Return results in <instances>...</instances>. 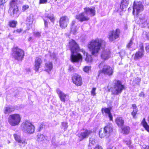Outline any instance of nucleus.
I'll return each instance as SVG.
<instances>
[{
  "label": "nucleus",
  "mask_w": 149,
  "mask_h": 149,
  "mask_svg": "<svg viewBox=\"0 0 149 149\" xmlns=\"http://www.w3.org/2000/svg\"><path fill=\"white\" fill-rule=\"evenodd\" d=\"M111 52L109 49H104L101 52V58L104 60H107L111 56Z\"/></svg>",
  "instance_id": "12"
},
{
  "label": "nucleus",
  "mask_w": 149,
  "mask_h": 149,
  "mask_svg": "<svg viewBox=\"0 0 149 149\" xmlns=\"http://www.w3.org/2000/svg\"><path fill=\"white\" fill-rule=\"evenodd\" d=\"M21 120L20 115L19 114H14L10 115L8 118V122L12 126L19 125Z\"/></svg>",
  "instance_id": "5"
},
{
  "label": "nucleus",
  "mask_w": 149,
  "mask_h": 149,
  "mask_svg": "<svg viewBox=\"0 0 149 149\" xmlns=\"http://www.w3.org/2000/svg\"><path fill=\"white\" fill-rule=\"evenodd\" d=\"M132 107L133 108V111L132 113V114L133 116V117L134 118L137 112V107L136 105L134 104H132Z\"/></svg>",
  "instance_id": "32"
},
{
  "label": "nucleus",
  "mask_w": 149,
  "mask_h": 149,
  "mask_svg": "<svg viewBox=\"0 0 149 149\" xmlns=\"http://www.w3.org/2000/svg\"><path fill=\"white\" fill-rule=\"evenodd\" d=\"M139 96L140 97H144L145 95L143 92H141L139 94Z\"/></svg>",
  "instance_id": "51"
},
{
  "label": "nucleus",
  "mask_w": 149,
  "mask_h": 149,
  "mask_svg": "<svg viewBox=\"0 0 149 149\" xmlns=\"http://www.w3.org/2000/svg\"><path fill=\"white\" fill-rule=\"evenodd\" d=\"M33 34L35 36L39 37L40 36V33L38 32H34L33 33Z\"/></svg>",
  "instance_id": "46"
},
{
  "label": "nucleus",
  "mask_w": 149,
  "mask_h": 149,
  "mask_svg": "<svg viewBox=\"0 0 149 149\" xmlns=\"http://www.w3.org/2000/svg\"><path fill=\"white\" fill-rule=\"evenodd\" d=\"M50 56L53 58H55L56 57V55L54 53H52V55H50Z\"/></svg>",
  "instance_id": "53"
},
{
  "label": "nucleus",
  "mask_w": 149,
  "mask_h": 149,
  "mask_svg": "<svg viewBox=\"0 0 149 149\" xmlns=\"http://www.w3.org/2000/svg\"><path fill=\"white\" fill-rule=\"evenodd\" d=\"M139 24L141 27H149V19L146 16L143 15L139 17Z\"/></svg>",
  "instance_id": "11"
},
{
  "label": "nucleus",
  "mask_w": 149,
  "mask_h": 149,
  "mask_svg": "<svg viewBox=\"0 0 149 149\" xmlns=\"http://www.w3.org/2000/svg\"><path fill=\"white\" fill-rule=\"evenodd\" d=\"M12 55L15 60L22 61L24 55V51L17 47H14L12 49Z\"/></svg>",
  "instance_id": "4"
},
{
  "label": "nucleus",
  "mask_w": 149,
  "mask_h": 149,
  "mask_svg": "<svg viewBox=\"0 0 149 149\" xmlns=\"http://www.w3.org/2000/svg\"><path fill=\"white\" fill-rule=\"evenodd\" d=\"M1 34V33H0V34Z\"/></svg>",
  "instance_id": "61"
},
{
  "label": "nucleus",
  "mask_w": 149,
  "mask_h": 149,
  "mask_svg": "<svg viewBox=\"0 0 149 149\" xmlns=\"http://www.w3.org/2000/svg\"><path fill=\"white\" fill-rule=\"evenodd\" d=\"M76 17L77 19L81 22L87 21L89 19V17L84 12L77 15Z\"/></svg>",
  "instance_id": "17"
},
{
  "label": "nucleus",
  "mask_w": 149,
  "mask_h": 149,
  "mask_svg": "<svg viewBox=\"0 0 149 149\" xmlns=\"http://www.w3.org/2000/svg\"><path fill=\"white\" fill-rule=\"evenodd\" d=\"M106 44L105 41L100 38H97L91 40L88 44V47L91 54L97 56L101 49Z\"/></svg>",
  "instance_id": "2"
},
{
  "label": "nucleus",
  "mask_w": 149,
  "mask_h": 149,
  "mask_svg": "<svg viewBox=\"0 0 149 149\" xmlns=\"http://www.w3.org/2000/svg\"><path fill=\"white\" fill-rule=\"evenodd\" d=\"M69 47L70 49L71 54L70 59L73 63L78 62L82 60V56L78 52H82L84 56H86L85 60L87 63L91 62L92 59L91 55L86 53L83 49L79 50V47L75 42L73 40H70L69 42Z\"/></svg>",
  "instance_id": "1"
},
{
  "label": "nucleus",
  "mask_w": 149,
  "mask_h": 149,
  "mask_svg": "<svg viewBox=\"0 0 149 149\" xmlns=\"http://www.w3.org/2000/svg\"><path fill=\"white\" fill-rule=\"evenodd\" d=\"M8 13L11 17H17L18 15V8L17 6H15V7L9 8Z\"/></svg>",
  "instance_id": "14"
},
{
  "label": "nucleus",
  "mask_w": 149,
  "mask_h": 149,
  "mask_svg": "<svg viewBox=\"0 0 149 149\" xmlns=\"http://www.w3.org/2000/svg\"><path fill=\"white\" fill-rule=\"evenodd\" d=\"M91 132L90 130L85 129L84 131L78 134L77 136L79 138L80 141H81L85 138H87Z\"/></svg>",
  "instance_id": "13"
},
{
  "label": "nucleus",
  "mask_w": 149,
  "mask_h": 149,
  "mask_svg": "<svg viewBox=\"0 0 149 149\" xmlns=\"http://www.w3.org/2000/svg\"><path fill=\"white\" fill-rule=\"evenodd\" d=\"M103 129L109 137L113 131L112 124L110 123L108 124L104 127Z\"/></svg>",
  "instance_id": "19"
},
{
  "label": "nucleus",
  "mask_w": 149,
  "mask_h": 149,
  "mask_svg": "<svg viewBox=\"0 0 149 149\" xmlns=\"http://www.w3.org/2000/svg\"><path fill=\"white\" fill-rule=\"evenodd\" d=\"M143 148L144 149H149V147L148 146H145Z\"/></svg>",
  "instance_id": "58"
},
{
  "label": "nucleus",
  "mask_w": 149,
  "mask_h": 149,
  "mask_svg": "<svg viewBox=\"0 0 149 149\" xmlns=\"http://www.w3.org/2000/svg\"><path fill=\"white\" fill-rule=\"evenodd\" d=\"M102 111L103 114H104V113L106 116L108 115L110 120H112V116L110 113V109L109 108H103L102 109Z\"/></svg>",
  "instance_id": "22"
},
{
  "label": "nucleus",
  "mask_w": 149,
  "mask_h": 149,
  "mask_svg": "<svg viewBox=\"0 0 149 149\" xmlns=\"http://www.w3.org/2000/svg\"><path fill=\"white\" fill-rule=\"evenodd\" d=\"M109 91L114 95L120 94L125 89V86L122 84L121 81L118 80H114L113 82H110L108 86Z\"/></svg>",
  "instance_id": "3"
},
{
  "label": "nucleus",
  "mask_w": 149,
  "mask_h": 149,
  "mask_svg": "<svg viewBox=\"0 0 149 149\" xmlns=\"http://www.w3.org/2000/svg\"><path fill=\"white\" fill-rule=\"evenodd\" d=\"M33 15L32 14L30 15L27 17L26 20V24L28 26H29V28L31 27V25L33 21Z\"/></svg>",
  "instance_id": "24"
},
{
  "label": "nucleus",
  "mask_w": 149,
  "mask_h": 149,
  "mask_svg": "<svg viewBox=\"0 0 149 149\" xmlns=\"http://www.w3.org/2000/svg\"><path fill=\"white\" fill-rule=\"evenodd\" d=\"M44 22H45V26L46 27V21L45 20H44Z\"/></svg>",
  "instance_id": "59"
},
{
  "label": "nucleus",
  "mask_w": 149,
  "mask_h": 149,
  "mask_svg": "<svg viewBox=\"0 0 149 149\" xmlns=\"http://www.w3.org/2000/svg\"><path fill=\"white\" fill-rule=\"evenodd\" d=\"M44 125L43 124H40V125L39 127L38 128V131H40L42 130V129L44 127Z\"/></svg>",
  "instance_id": "45"
},
{
  "label": "nucleus",
  "mask_w": 149,
  "mask_h": 149,
  "mask_svg": "<svg viewBox=\"0 0 149 149\" xmlns=\"http://www.w3.org/2000/svg\"><path fill=\"white\" fill-rule=\"evenodd\" d=\"M125 142L126 144L128 146H130L131 144V142L130 141H125Z\"/></svg>",
  "instance_id": "52"
},
{
  "label": "nucleus",
  "mask_w": 149,
  "mask_h": 149,
  "mask_svg": "<svg viewBox=\"0 0 149 149\" xmlns=\"http://www.w3.org/2000/svg\"><path fill=\"white\" fill-rule=\"evenodd\" d=\"M129 1V0H122L120 5L121 8L124 9L126 8L128 5Z\"/></svg>",
  "instance_id": "28"
},
{
  "label": "nucleus",
  "mask_w": 149,
  "mask_h": 149,
  "mask_svg": "<svg viewBox=\"0 0 149 149\" xmlns=\"http://www.w3.org/2000/svg\"><path fill=\"white\" fill-rule=\"evenodd\" d=\"M75 21H72V27L71 28V31L72 32H73V33L74 34H75L77 30V29L79 27V26H78V27H77V28L75 29H74L73 28V26L74 25V24H75Z\"/></svg>",
  "instance_id": "34"
},
{
  "label": "nucleus",
  "mask_w": 149,
  "mask_h": 149,
  "mask_svg": "<svg viewBox=\"0 0 149 149\" xmlns=\"http://www.w3.org/2000/svg\"><path fill=\"white\" fill-rule=\"evenodd\" d=\"M103 66L102 70H101L102 72L104 74L110 75L113 73V70L112 68L109 65H104L103 63H101L99 65V67L100 68Z\"/></svg>",
  "instance_id": "9"
},
{
  "label": "nucleus",
  "mask_w": 149,
  "mask_h": 149,
  "mask_svg": "<svg viewBox=\"0 0 149 149\" xmlns=\"http://www.w3.org/2000/svg\"><path fill=\"white\" fill-rule=\"evenodd\" d=\"M94 149H103L102 147L99 145H97Z\"/></svg>",
  "instance_id": "48"
},
{
  "label": "nucleus",
  "mask_w": 149,
  "mask_h": 149,
  "mask_svg": "<svg viewBox=\"0 0 149 149\" xmlns=\"http://www.w3.org/2000/svg\"><path fill=\"white\" fill-rule=\"evenodd\" d=\"M146 51L148 52H149V44L148 45L146 48Z\"/></svg>",
  "instance_id": "54"
},
{
  "label": "nucleus",
  "mask_w": 149,
  "mask_h": 149,
  "mask_svg": "<svg viewBox=\"0 0 149 149\" xmlns=\"http://www.w3.org/2000/svg\"><path fill=\"white\" fill-rule=\"evenodd\" d=\"M69 22V19L67 16H62L60 19V26L62 29H65L67 27Z\"/></svg>",
  "instance_id": "10"
},
{
  "label": "nucleus",
  "mask_w": 149,
  "mask_h": 149,
  "mask_svg": "<svg viewBox=\"0 0 149 149\" xmlns=\"http://www.w3.org/2000/svg\"><path fill=\"white\" fill-rule=\"evenodd\" d=\"M53 68V65L52 63L49 62L47 64V72L49 73V71H50Z\"/></svg>",
  "instance_id": "38"
},
{
  "label": "nucleus",
  "mask_w": 149,
  "mask_h": 149,
  "mask_svg": "<svg viewBox=\"0 0 149 149\" xmlns=\"http://www.w3.org/2000/svg\"><path fill=\"white\" fill-rule=\"evenodd\" d=\"M17 0H11L10 2V7H15V6H17L16 4L17 3Z\"/></svg>",
  "instance_id": "33"
},
{
  "label": "nucleus",
  "mask_w": 149,
  "mask_h": 149,
  "mask_svg": "<svg viewBox=\"0 0 149 149\" xmlns=\"http://www.w3.org/2000/svg\"><path fill=\"white\" fill-rule=\"evenodd\" d=\"M120 33V30L118 29L115 30L110 31L109 33L108 38L109 40L112 42L118 38Z\"/></svg>",
  "instance_id": "8"
},
{
  "label": "nucleus",
  "mask_w": 149,
  "mask_h": 149,
  "mask_svg": "<svg viewBox=\"0 0 149 149\" xmlns=\"http://www.w3.org/2000/svg\"><path fill=\"white\" fill-rule=\"evenodd\" d=\"M37 139L38 141H43L45 139V137L43 134H38L37 135Z\"/></svg>",
  "instance_id": "36"
},
{
  "label": "nucleus",
  "mask_w": 149,
  "mask_h": 149,
  "mask_svg": "<svg viewBox=\"0 0 149 149\" xmlns=\"http://www.w3.org/2000/svg\"><path fill=\"white\" fill-rule=\"evenodd\" d=\"M143 36L144 38H146L149 39V32H147L146 31H143Z\"/></svg>",
  "instance_id": "40"
},
{
  "label": "nucleus",
  "mask_w": 149,
  "mask_h": 149,
  "mask_svg": "<svg viewBox=\"0 0 149 149\" xmlns=\"http://www.w3.org/2000/svg\"><path fill=\"white\" fill-rule=\"evenodd\" d=\"M96 143V140L95 137H91L89 138L88 146V149H92L91 147L94 146Z\"/></svg>",
  "instance_id": "27"
},
{
  "label": "nucleus",
  "mask_w": 149,
  "mask_h": 149,
  "mask_svg": "<svg viewBox=\"0 0 149 149\" xmlns=\"http://www.w3.org/2000/svg\"><path fill=\"white\" fill-rule=\"evenodd\" d=\"M62 126L64 127V129L65 130L68 127L67 123L66 122H63L62 123Z\"/></svg>",
  "instance_id": "44"
},
{
  "label": "nucleus",
  "mask_w": 149,
  "mask_h": 149,
  "mask_svg": "<svg viewBox=\"0 0 149 149\" xmlns=\"http://www.w3.org/2000/svg\"><path fill=\"white\" fill-rule=\"evenodd\" d=\"M130 128L128 126H125L122 128V132L124 134H128L130 131Z\"/></svg>",
  "instance_id": "31"
},
{
  "label": "nucleus",
  "mask_w": 149,
  "mask_h": 149,
  "mask_svg": "<svg viewBox=\"0 0 149 149\" xmlns=\"http://www.w3.org/2000/svg\"><path fill=\"white\" fill-rule=\"evenodd\" d=\"M84 12L86 15L88 16L91 15V16H93L95 15V10L94 8L86 7L84 8Z\"/></svg>",
  "instance_id": "21"
},
{
  "label": "nucleus",
  "mask_w": 149,
  "mask_h": 149,
  "mask_svg": "<svg viewBox=\"0 0 149 149\" xmlns=\"http://www.w3.org/2000/svg\"><path fill=\"white\" fill-rule=\"evenodd\" d=\"M141 81V79L137 77L135 78L133 81V84L135 85H138L139 84Z\"/></svg>",
  "instance_id": "37"
},
{
  "label": "nucleus",
  "mask_w": 149,
  "mask_h": 149,
  "mask_svg": "<svg viewBox=\"0 0 149 149\" xmlns=\"http://www.w3.org/2000/svg\"><path fill=\"white\" fill-rule=\"evenodd\" d=\"M47 17L50 19L51 22H53L55 20L54 18L53 14H51L48 15L47 16Z\"/></svg>",
  "instance_id": "39"
},
{
  "label": "nucleus",
  "mask_w": 149,
  "mask_h": 149,
  "mask_svg": "<svg viewBox=\"0 0 149 149\" xmlns=\"http://www.w3.org/2000/svg\"><path fill=\"white\" fill-rule=\"evenodd\" d=\"M143 6L141 2H134L133 11L134 15H137L140 12L143 10Z\"/></svg>",
  "instance_id": "7"
},
{
  "label": "nucleus",
  "mask_w": 149,
  "mask_h": 149,
  "mask_svg": "<svg viewBox=\"0 0 149 149\" xmlns=\"http://www.w3.org/2000/svg\"><path fill=\"white\" fill-rule=\"evenodd\" d=\"M96 89V88H92L91 91V95L93 96H95L96 95V93H95V90Z\"/></svg>",
  "instance_id": "43"
},
{
  "label": "nucleus",
  "mask_w": 149,
  "mask_h": 149,
  "mask_svg": "<svg viewBox=\"0 0 149 149\" xmlns=\"http://www.w3.org/2000/svg\"><path fill=\"white\" fill-rule=\"evenodd\" d=\"M73 83L76 85L80 86L82 84V78L78 74H75L72 77Z\"/></svg>",
  "instance_id": "15"
},
{
  "label": "nucleus",
  "mask_w": 149,
  "mask_h": 149,
  "mask_svg": "<svg viewBox=\"0 0 149 149\" xmlns=\"http://www.w3.org/2000/svg\"><path fill=\"white\" fill-rule=\"evenodd\" d=\"M22 131L26 133L32 134L35 130L34 126L28 120L24 122L22 125Z\"/></svg>",
  "instance_id": "6"
},
{
  "label": "nucleus",
  "mask_w": 149,
  "mask_h": 149,
  "mask_svg": "<svg viewBox=\"0 0 149 149\" xmlns=\"http://www.w3.org/2000/svg\"><path fill=\"white\" fill-rule=\"evenodd\" d=\"M115 122L117 125L120 127L123 126L124 123V120L122 117H117L115 120Z\"/></svg>",
  "instance_id": "26"
},
{
  "label": "nucleus",
  "mask_w": 149,
  "mask_h": 149,
  "mask_svg": "<svg viewBox=\"0 0 149 149\" xmlns=\"http://www.w3.org/2000/svg\"><path fill=\"white\" fill-rule=\"evenodd\" d=\"M42 62V61L40 58L37 57L36 58L34 65V70L36 71H38L39 68H40V66Z\"/></svg>",
  "instance_id": "23"
},
{
  "label": "nucleus",
  "mask_w": 149,
  "mask_h": 149,
  "mask_svg": "<svg viewBox=\"0 0 149 149\" xmlns=\"http://www.w3.org/2000/svg\"><path fill=\"white\" fill-rule=\"evenodd\" d=\"M15 110V107L12 106H8L4 108V113L5 114H8L13 111Z\"/></svg>",
  "instance_id": "25"
},
{
  "label": "nucleus",
  "mask_w": 149,
  "mask_h": 149,
  "mask_svg": "<svg viewBox=\"0 0 149 149\" xmlns=\"http://www.w3.org/2000/svg\"><path fill=\"white\" fill-rule=\"evenodd\" d=\"M122 52H120V55H121V53H122Z\"/></svg>",
  "instance_id": "60"
},
{
  "label": "nucleus",
  "mask_w": 149,
  "mask_h": 149,
  "mask_svg": "<svg viewBox=\"0 0 149 149\" xmlns=\"http://www.w3.org/2000/svg\"><path fill=\"white\" fill-rule=\"evenodd\" d=\"M56 92L61 100L63 102H65L66 100L69 97L68 95L58 89L57 90Z\"/></svg>",
  "instance_id": "16"
},
{
  "label": "nucleus",
  "mask_w": 149,
  "mask_h": 149,
  "mask_svg": "<svg viewBox=\"0 0 149 149\" xmlns=\"http://www.w3.org/2000/svg\"><path fill=\"white\" fill-rule=\"evenodd\" d=\"M99 133V137L101 138H103L104 137L106 138L108 137L103 129L100 130Z\"/></svg>",
  "instance_id": "29"
},
{
  "label": "nucleus",
  "mask_w": 149,
  "mask_h": 149,
  "mask_svg": "<svg viewBox=\"0 0 149 149\" xmlns=\"http://www.w3.org/2000/svg\"><path fill=\"white\" fill-rule=\"evenodd\" d=\"M29 6L28 5H25L23 6L22 8V10L23 11L26 10L28 8Z\"/></svg>",
  "instance_id": "47"
},
{
  "label": "nucleus",
  "mask_w": 149,
  "mask_h": 149,
  "mask_svg": "<svg viewBox=\"0 0 149 149\" xmlns=\"http://www.w3.org/2000/svg\"><path fill=\"white\" fill-rule=\"evenodd\" d=\"M7 0H0V6L5 3Z\"/></svg>",
  "instance_id": "49"
},
{
  "label": "nucleus",
  "mask_w": 149,
  "mask_h": 149,
  "mask_svg": "<svg viewBox=\"0 0 149 149\" xmlns=\"http://www.w3.org/2000/svg\"><path fill=\"white\" fill-rule=\"evenodd\" d=\"M22 30L21 29H17L16 30V31L17 32L20 33L22 31Z\"/></svg>",
  "instance_id": "55"
},
{
  "label": "nucleus",
  "mask_w": 149,
  "mask_h": 149,
  "mask_svg": "<svg viewBox=\"0 0 149 149\" xmlns=\"http://www.w3.org/2000/svg\"><path fill=\"white\" fill-rule=\"evenodd\" d=\"M133 39H131L130 40L128 44L127 45V47L128 48H130L131 47V46L133 44V42H132Z\"/></svg>",
  "instance_id": "41"
},
{
  "label": "nucleus",
  "mask_w": 149,
  "mask_h": 149,
  "mask_svg": "<svg viewBox=\"0 0 149 149\" xmlns=\"http://www.w3.org/2000/svg\"><path fill=\"white\" fill-rule=\"evenodd\" d=\"M47 2V0H40V3H44Z\"/></svg>",
  "instance_id": "50"
},
{
  "label": "nucleus",
  "mask_w": 149,
  "mask_h": 149,
  "mask_svg": "<svg viewBox=\"0 0 149 149\" xmlns=\"http://www.w3.org/2000/svg\"><path fill=\"white\" fill-rule=\"evenodd\" d=\"M13 136L15 140L19 144V145L20 146H21V144H23L24 146L27 144L26 140L24 139H22L19 135L15 134H14Z\"/></svg>",
  "instance_id": "18"
},
{
  "label": "nucleus",
  "mask_w": 149,
  "mask_h": 149,
  "mask_svg": "<svg viewBox=\"0 0 149 149\" xmlns=\"http://www.w3.org/2000/svg\"><path fill=\"white\" fill-rule=\"evenodd\" d=\"M141 124L146 129V130L148 132H149V125L147 123L145 120V118H144L141 122Z\"/></svg>",
  "instance_id": "30"
},
{
  "label": "nucleus",
  "mask_w": 149,
  "mask_h": 149,
  "mask_svg": "<svg viewBox=\"0 0 149 149\" xmlns=\"http://www.w3.org/2000/svg\"><path fill=\"white\" fill-rule=\"evenodd\" d=\"M32 37H30L28 39V40L29 41H31L32 40Z\"/></svg>",
  "instance_id": "56"
},
{
  "label": "nucleus",
  "mask_w": 149,
  "mask_h": 149,
  "mask_svg": "<svg viewBox=\"0 0 149 149\" xmlns=\"http://www.w3.org/2000/svg\"><path fill=\"white\" fill-rule=\"evenodd\" d=\"M144 49L143 46H142L138 52H137L135 54L134 59L137 60L142 58L143 56Z\"/></svg>",
  "instance_id": "20"
},
{
  "label": "nucleus",
  "mask_w": 149,
  "mask_h": 149,
  "mask_svg": "<svg viewBox=\"0 0 149 149\" xmlns=\"http://www.w3.org/2000/svg\"><path fill=\"white\" fill-rule=\"evenodd\" d=\"M116 148L115 147H111L107 148V149H116Z\"/></svg>",
  "instance_id": "57"
},
{
  "label": "nucleus",
  "mask_w": 149,
  "mask_h": 149,
  "mask_svg": "<svg viewBox=\"0 0 149 149\" xmlns=\"http://www.w3.org/2000/svg\"><path fill=\"white\" fill-rule=\"evenodd\" d=\"M91 69L90 67L86 66L83 68V70L85 72H87Z\"/></svg>",
  "instance_id": "42"
},
{
  "label": "nucleus",
  "mask_w": 149,
  "mask_h": 149,
  "mask_svg": "<svg viewBox=\"0 0 149 149\" xmlns=\"http://www.w3.org/2000/svg\"><path fill=\"white\" fill-rule=\"evenodd\" d=\"M17 22L15 21H12L9 23V25L11 27L15 28L16 27Z\"/></svg>",
  "instance_id": "35"
}]
</instances>
